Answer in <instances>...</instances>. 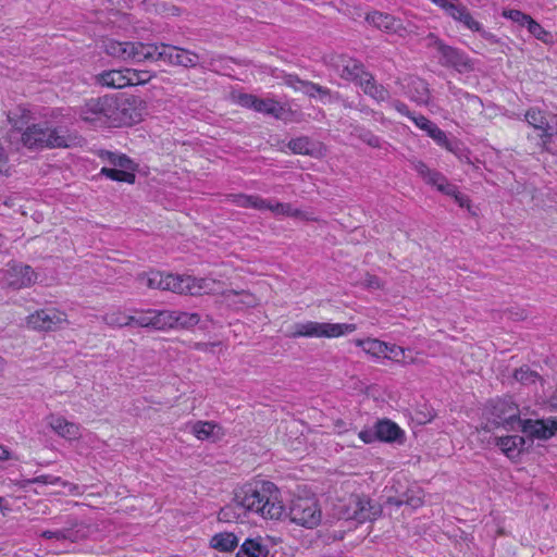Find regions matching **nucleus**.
<instances>
[{
	"label": "nucleus",
	"mask_w": 557,
	"mask_h": 557,
	"mask_svg": "<svg viewBox=\"0 0 557 557\" xmlns=\"http://www.w3.org/2000/svg\"><path fill=\"white\" fill-rule=\"evenodd\" d=\"M95 82L101 87L112 89H121L129 86L126 69L103 71L95 76Z\"/></svg>",
	"instance_id": "obj_24"
},
{
	"label": "nucleus",
	"mask_w": 557,
	"mask_h": 557,
	"mask_svg": "<svg viewBox=\"0 0 557 557\" xmlns=\"http://www.w3.org/2000/svg\"><path fill=\"white\" fill-rule=\"evenodd\" d=\"M529 33L533 35L537 40L544 44H552L553 36L549 32L545 30L535 20H531L527 26Z\"/></svg>",
	"instance_id": "obj_46"
},
{
	"label": "nucleus",
	"mask_w": 557,
	"mask_h": 557,
	"mask_svg": "<svg viewBox=\"0 0 557 557\" xmlns=\"http://www.w3.org/2000/svg\"><path fill=\"white\" fill-rule=\"evenodd\" d=\"M8 163V156L4 152V149L2 146H0V171H2V168Z\"/></svg>",
	"instance_id": "obj_60"
},
{
	"label": "nucleus",
	"mask_w": 557,
	"mask_h": 557,
	"mask_svg": "<svg viewBox=\"0 0 557 557\" xmlns=\"http://www.w3.org/2000/svg\"><path fill=\"white\" fill-rule=\"evenodd\" d=\"M358 436L366 444H370L377 438L376 430L374 432L371 430H362L359 432Z\"/></svg>",
	"instance_id": "obj_54"
},
{
	"label": "nucleus",
	"mask_w": 557,
	"mask_h": 557,
	"mask_svg": "<svg viewBox=\"0 0 557 557\" xmlns=\"http://www.w3.org/2000/svg\"><path fill=\"white\" fill-rule=\"evenodd\" d=\"M21 139L28 148H61L67 147L70 141L65 129L52 127L48 122L27 126Z\"/></svg>",
	"instance_id": "obj_3"
},
{
	"label": "nucleus",
	"mask_w": 557,
	"mask_h": 557,
	"mask_svg": "<svg viewBox=\"0 0 557 557\" xmlns=\"http://www.w3.org/2000/svg\"><path fill=\"white\" fill-rule=\"evenodd\" d=\"M111 103H113V97L110 96L92 98L81 108V119L96 127H111Z\"/></svg>",
	"instance_id": "obj_10"
},
{
	"label": "nucleus",
	"mask_w": 557,
	"mask_h": 557,
	"mask_svg": "<svg viewBox=\"0 0 557 557\" xmlns=\"http://www.w3.org/2000/svg\"><path fill=\"white\" fill-rule=\"evenodd\" d=\"M434 4L438 5L445 12L453 0H431Z\"/></svg>",
	"instance_id": "obj_59"
},
{
	"label": "nucleus",
	"mask_w": 557,
	"mask_h": 557,
	"mask_svg": "<svg viewBox=\"0 0 557 557\" xmlns=\"http://www.w3.org/2000/svg\"><path fill=\"white\" fill-rule=\"evenodd\" d=\"M537 377V373L529 368H520L515 372V379L523 384L534 383Z\"/></svg>",
	"instance_id": "obj_50"
},
{
	"label": "nucleus",
	"mask_w": 557,
	"mask_h": 557,
	"mask_svg": "<svg viewBox=\"0 0 557 557\" xmlns=\"http://www.w3.org/2000/svg\"><path fill=\"white\" fill-rule=\"evenodd\" d=\"M26 323L34 331L54 332L67 324V315L55 308H47L29 314Z\"/></svg>",
	"instance_id": "obj_12"
},
{
	"label": "nucleus",
	"mask_w": 557,
	"mask_h": 557,
	"mask_svg": "<svg viewBox=\"0 0 557 557\" xmlns=\"http://www.w3.org/2000/svg\"><path fill=\"white\" fill-rule=\"evenodd\" d=\"M133 170H125L121 168H107L103 166L100 171V174L109 177L112 181L116 182H125L128 184H134L135 174L132 172Z\"/></svg>",
	"instance_id": "obj_43"
},
{
	"label": "nucleus",
	"mask_w": 557,
	"mask_h": 557,
	"mask_svg": "<svg viewBox=\"0 0 557 557\" xmlns=\"http://www.w3.org/2000/svg\"><path fill=\"white\" fill-rule=\"evenodd\" d=\"M216 285L214 286L219 292H215L214 294H222L224 299L232 306H243V307H255L259 304V299L246 290H222L220 287V283L216 282Z\"/></svg>",
	"instance_id": "obj_25"
},
{
	"label": "nucleus",
	"mask_w": 557,
	"mask_h": 557,
	"mask_svg": "<svg viewBox=\"0 0 557 557\" xmlns=\"http://www.w3.org/2000/svg\"><path fill=\"white\" fill-rule=\"evenodd\" d=\"M524 116L529 125L541 132L539 136L542 140V146L546 147L555 135V129L549 125L545 113L539 109L532 108L525 112Z\"/></svg>",
	"instance_id": "obj_22"
},
{
	"label": "nucleus",
	"mask_w": 557,
	"mask_h": 557,
	"mask_svg": "<svg viewBox=\"0 0 557 557\" xmlns=\"http://www.w3.org/2000/svg\"><path fill=\"white\" fill-rule=\"evenodd\" d=\"M412 166L426 184L436 187L443 194L454 197L460 207L469 206L468 197L459 193L457 187L450 184L440 172L430 169L424 162L418 160L412 161Z\"/></svg>",
	"instance_id": "obj_9"
},
{
	"label": "nucleus",
	"mask_w": 557,
	"mask_h": 557,
	"mask_svg": "<svg viewBox=\"0 0 557 557\" xmlns=\"http://www.w3.org/2000/svg\"><path fill=\"white\" fill-rule=\"evenodd\" d=\"M549 403H550L552 407L557 408V385H556V388H555L553 395L549 398Z\"/></svg>",
	"instance_id": "obj_61"
},
{
	"label": "nucleus",
	"mask_w": 557,
	"mask_h": 557,
	"mask_svg": "<svg viewBox=\"0 0 557 557\" xmlns=\"http://www.w3.org/2000/svg\"><path fill=\"white\" fill-rule=\"evenodd\" d=\"M171 330L172 329H190L200 322L198 313L184 312L180 310H170Z\"/></svg>",
	"instance_id": "obj_37"
},
{
	"label": "nucleus",
	"mask_w": 557,
	"mask_h": 557,
	"mask_svg": "<svg viewBox=\"0 0 557 557\" xmlns=\"http://www.w3.org/2000/svg\"><path fill=\"white\" fill-rule=\"evenodd\" d=\"M377 440L383 442H403L404 431L391 420H381L375 424Z\"/></svg>",
	"instance_id": "obj_28"
},
{
	"label": "nucleus",
	"mask_w": 557,
	"mask_h": 557,
	"mask_svg": "<svg viewBox=\"0 0 557 557\" xmlns=\"http://www.w3.org/2000/svg\"><path fill=\"white\" fill-rule=\"evenodd\" d=\"M151 49L148 62L163 61L170 65H176L178 47L166 44H150Z\"/></svg>",
	"instance_id": "obj_29"
},
{
	"label": "nucleus",
	"mask_w": 557,
	"mask_h": 557,
	"mask_svg": "<svg viewBox=\"0 0 557 557\" xmlns=\"http://www.w3.org/2000/svg\"><path fill=\"white\" fill-rule=\"evenodd\" d=\"M411 120L420 129L424 131L433 140H435L436 144L451 150L446 134L438 128L435 123L426 119L424 115L412 116Z\"/></svg>",
	"instance_id": "obj_26"
},
{
	"label": "nucleus",
	"mask_w": 557,
	"mask_h": 557,
	"mask_svg": "<svg viewBox=\"0 0 557 557\" xmlns=\"http://www.w3.org/2000/svg\"><path fill=\"white\" fill-rule=\"evenodd\" d=\"M356 284L370 290L384 288V283L376 275L370 273H366L364 276Z\"/></svg>",
	"instance_id": "obj_48"
},
{
	"label": "nucleus",
	"mask_w": 557,
	"mask_h": 557,
	"mask_svg": "<svg viewBox=\"0 0 557 557\" xmlns=\"http://www.w3.org/2000/svg\"><path fill=\"white\" fill-rule=\"evenodd\" d=\"M101 321L110 327L136 326V309L132 310V314L116 310L107 312L101 317Z\"/></svg>",
	"instance_id": "obj_32"
},
{
	"label": "nucleus",
	"mask_w": 557,
	"mask_h": 557,
	"mask_svg": "<svg viewBox=\"0 0 557 557\" xmlns=\"http://www.w3.org/2000/svg\"><path fill=\"white\" fill-rule=\"evenodd\" d=\"M382 513V507L379 503L370 499L366 495L352 494L341 510V517L346 520H356L358 522L372 521Z\"/></svg>",
	"instance_id": "obj_7"
},
{
	"label": "nucleus",
	"mask_w": 557,
	"mask_h": 557,
	"mask_svg": "<svg viewBox=\"0 0 557 557\" xmlns=\"http://www.w3.org/2000/svg\"><path fill=\"white\" fill-rule=\"evenodd\" d=\"M218 345L219 343H194L190 347L195 350L212 352L213 348Z\"/></svg>",
	"instance_id": "obj_55"
},
{
	"label": "nucleus",
	"mask_w": 557,
	"mask_h": 557,
	"mask_svg": "<svg viewBox=\"0 0 557 557\" xmlns=\"http://www.w3.org/2000/svg\"><path fill=\"white\" fill-rule=\"evenodd\" d=\"M5 366H7V362H5L4 358H2L0 356V375L3 373Z\"/></svg>",
	"instance_id": "obj_62"
},
{
	"label": "nucleus",
	"mask_w": 557,
	"mask_h": 557,
	"mask_svg": "<svg viewBox=\"0 0 557 557\" xmlns=\"http://www.w3.org/2000/svg\"><path fill=\"white\" fill-rule=\"evenodd\" d=\"M360 139L366 143L367 145L373 147V148H379L381 147V139L375 136L374 134H372L371 132H363L360 134Z\"/></svg>",
	"instance_id": "obj_53"
},
{
	"label": "nucleus",
	"mask_w": 557,
	"mask_h": 557,
	"mask_svg": "<svg viewBox=\"0 0 557 557\" xmlns=\"http://www.w3.org/2000/svg\"><path fill=\"white\" fill-rule=\"evenodd\" d=\"M89 534V527L81 520L71 518L67 520L66 525L59 530H46L40 533V536L47 540H55L58 542L76 543L86 539Z\"/></svg>",
	"instance_id": "obj_14"
},
{
	"label": "nucleus",
	"mask_w": 557,
	"mask_h": 557,
	"mask_svg": "<svg viewBox=\"0 0 557 557\" xmlns=\"http://www.w3.org/2000/svg\"><path fill=\"white\" fill-rule=\"evenodd\" d=\"M136 281L150 289L171 290L178 294L201 295L219 292L212 278H197L190 275L164 274L159 271L139 273Z\"/></svg>",
	"instance_id": "obj_2"
},
{
	"label": "nucleus",
	"mask_w": 557,
	"mask_h": 557,
	"mask_svg": "<svg viewBox=\"0 0 557 557\" xmlns=\"http://www.w3.org/2000/svg\"><path fill=\"white\" fill-rule=\"evenodd\" d=\"M367 22L372 24L374 27L384 30L388 34H397L399 36H404L407 33L406 27L403 22L395 16L383 13V12H372L369 13L366 17Z\"/></svg>",
	"instance_id": "obj_21"
},
{
	"label": "nucleus",
	"mask_w": 557,
	"mask_h": 557,
	"mask_svg": "<svg viewBox=\"0 0 557 557\" xmlns=\"http://www.w3.org/2000/svg\"><path fill=\"white\" fill-rule=\"evenodd\" d=\"M394 108H395V109H396L400 114H403V115H407V116H409L410 119L413 116V115H411V113H410V111H409L408 107H407L405 103H403V102L396 101V102L394 103Z\"/></svg>",
	"instance_id": "obj_57"
},
{
	"label": "nucleus",
	"mask_w": 557,
	"mask_h": 557,
	"mask_svg": "<svg viewBox=\"0 0 557 557\" xmlns=\"http://www.w3.org/2000/svg\"><path fill=\"white\" fill-rule=\"evenodd\" d=\"M269 549L262 539H247L240 546L236 557H267Z\"/></svg>",
	"instance_id": "obj_34"
},
{
	"label": "nucleus",
	"mask_w": 557,
	"mask_h": 557,
	"mask_svg": "<svg viewBox=\"0 0 557 557\" xmlns=\"http://www.w3.org/2000/svg\"><path fill=\"white\" fill-rule=\"evenodd\" d=\"M151 45L140 41H117L106 39L103 41L104 52L125 62L141 63L149 61Z\"/></svg>",
	"instance_id": "obj_5"
},
{
	"label": "nucleus",
	"mask_w": 557,
	"mask_h": 557,
	"mask_svg": "<svg viewBox=\"0 0 557 557\" xmlns=\"http://www.w3.org/2000/svg\"><path fill=\"white\" fill-rule=\"evenodd\" d=\"M356 345L362 347L363 351L373 357H384L386 355L388 345L382 341L368 338L357 339Z\"/></svg>",
	"instance_id": "obj_40"
},
{
	"label": "nucleus",
	"mask_w": 557,
	"mask_h": 557,
	"mask_svg": "<svg viewBox=\"0 0 557 557\" xmlns=\"http://www.w3.org/2000/svg\"><path fill=\"white\" fill-rule=\"evenodd\" d=\"M490 421L495 426L518 430L522 420L518 406L511 399H497L491 403Z\"/></svg>",
	"instance_id": "obj_11"
},
{
	"label": "nucleus",
	"mask_w": 557,
	"mask_h": 557,
	"mask_svg": "<svg viewBox=\"0 0 557 557\" xmlns=\"http://www.w3.org/2000/svg\"><path fill=\"white\" fill-rule=\"evenodd\" d=\"M47 423L53 432L67 441H75L82 436L81 426L62 416L51 413L47 417Z\"/></svg>",
	"instance_id": "obj_23"
},
{
	"label": "nucleus",
	"mask_w": 557,
	"mask_h": 557,
	"mask_svg": "<svg viewBox=\"0 0 557 557\" xmlns=\"http://www.w3.org/2000/svg\"><path fill=\"white\" fill-rule=\"evenodd\" d=\"M384 358L397 361V362H407L405 349L397 345H388V349Z\"/></svg>",
	"instance_id": "obj_51"
},
{
	"label": "nucleus",
	"mask_w": 557,
	"mask_h": 557,
	"mask_svg": "<svg viewBox=\"0 0 557 557\" xmlns=\"http://www.w3.org/2000/svg\"><path fill=\"white\" fill-rule=\"evenodd\" d=\"M288 148L298 154L314 156L317 146L308 137H298L288 143Z\"/></svg>",
	"instance_id": "obj_42"
},
{
	"label": "nucleus",
	"mask_w": 557,
	"mask_h": 557,
	"mask_svg": "<svg viewBox=\"0 0 557 557\" xmlns=\"http://www.w3.org/2000/svg\"><path fill=\"white\" fill-rule=\"evenodd\" d=\"M126 73L127 79H129V86L146 84L153 76L149 71H139L134 69H126Z\"/></svg>",
	"instance_id": "obj_47"
},
{
	"label": "nucleus",
	"mask_w": 557,
	"mask_h": 557,
	"mask_svg": "<svg viewBox=\"0 0 557 557\" xmlns=\"http://www.w3.org/2000/svg\"><path fill=\"white\" fill-rule=\"evenodd\" d=\"M366 95L370 96L376 101H385L389 98L388 90L381 84H377L371 73L363 76L358 85Z\"/></svg>",
	"instance_id": "obj_31"
},
{
	"label": "nucleus",
	"mask_w": 557,
	"mask_h": 557,
	"mask_svg": "<svg viewBox=\"0 0 557 557\" xmlns=\"http://www.w3.org/2000/svg\"><path fill=\"white\" fill-rule=\"evenodd\" d=\"M170 310L136 309V327L165 332L171 330Z\"/></svg>",
	"instance_id": "obj_16"
},
{
	"label": "nucleus",
	"mask_w": 557,
	"mask_h": 557,
	"mask_svg": "<svg viewBox=\"0 0 557 557\" xmlns=\"http://www.w3.org/2000/svg\"><path fill=\"white\" fill-rule=\"evenodd\" d=\"M420 490H408L405 494L400 496H389L386 500L388 505H394L399 507L401 505H407L412 509L419 508L423 504V497L421 495Z\"/></svg>",
	"instance_id": "obj_36"
},
{
	"label": "nucleus",
	"mask_w": 557,
	"mask_h": 557,
	"mask_svg": "<svg viewBox=\"0 0 557 557\" xmlns=\"http://www.w3.org/2000/svg\"><path fill=\"white\" fill-rule=\"evenodd\" d=\"M248 512L272 520H280L284 516L285 507L272 482L260 481L242 486L235 492L233 502L219 511L218 518L223 522H236Z\"/></svg>",
	"instance_id": "obj_1"
},
{
	"label": "nucleus",
	"mask_w": 557,
	"mask_h": 557,
	"mask_svg": "<svg viewBox=\"0 0 557 557\" xmlns=\"http://www.w3.org/2000/svg\"><path fill=\"white\" fill-rule=\"evenodd\" d=\"M428 47L436 49L438 52V62L446 67H453L459 73L469 72L473 69L471 60L461 50L444 44L434 34L428 37Z\"/></svg>",
	"instance_id": "obj_8"
},
{
	"label": "nucleus",
	"mask_w": 557,
	"mask_h": 557,
	"mask_svg": "<svg viewBox=\"0 0 557 557\" xmlns=\"http://www.w3.org/2000/svg\"><path fill=\"white\" fill-rule=\"evenodd\" d=\"M497 446L509 458H516L523 450L524 438L519 435L502 436L497 438Z\"/></svg>",
	"instance_id": "obj_35"
},
{
	"label": "nucleus",
	"mask_w": 557,
	"mask_h": 557,
	"mask_svg": "<svg viewBox=\"0 0 557 557\" xmlns=\"http://www.w3.org/2000/svg\"><path fill=\"white\" fill-rule=\"evenodd\" d=\"M503 16L506 18L511 20L512 22L521 25V26H528L529 22L532 20V17L519 10H505L503 12Z\"/></svg>",
	"instance_id": "obj_49"
},
{
	"label": "nucleus",
	"mask_w": 557,
	"mask_h": 557,
	"mask_svg": "<svg viewBox=\"0 0 557 557\" xmlns=\"http://www.w3.org/2000/svg\"><path fill=\"white\" fill-rule=\"evenodd\" d=\"M356 331V325L350 323H326L307 321L296 323L293 327L292 337H325L335 338Z\"/></svg>",
	"instance_id": "obj_4"
},
{
	"label": "nucleus",
	"mask_w": 557,
	"mask_h": 557,
	"mask_svg": "<svg viewBox=\"0 0 557 557\" xmlns=\"http://www.w3.org/2000/svg\"><path fill=\"white\" fill-rule=\"evenodd\" d=\"M100 157L113 168L134 170L133 161L125 154H115L111 151H102Z\"/></svg>",
	"instance_id": "obj_44"
},
{
	"label": "nucleus",
	"mask_w": 557,
	"mask_h": 557,
	"mask_svg": "<svg viewBox=\"0 0 557 557\" xmlns=\"http://www.w3.org/2000/svg\"><path fill=\"white\" fill-rule=\"evenodd\" d=\"M191 431L201 441L209 440L214 442L223 435L221 426L210 421H197L193 424Z\"/></svg>",
	"instance_id": "obj_30"
},
{
	"label": "nucleus",
	"mask_w": 557,
	"mask_h": 557,
	"mask_svg": "<svg viewBox=\"0 0 557 557\" xmlns=\"http://www.w3.org/2000/svg\"><path fill=\"white\" fill-rule=\"evenodd\" d=\"M408 94L411 100L419 104H426L430 99L429 87L425 81L412 78L408 86Z\"/></svg>",
	"instance_id": "obj_38"
},
{
	"label": "nucleus",
	"mask_w": 557,
	"mask_h": 557,
	"mask_svg": "<svg viewBox=\"0 0 557 557\" xmlns=\"http://www.w3.org/2000/svg\"><path fill=\"white\" fill-rule=\"evenodd\" d=\"M243 107L253 109L257 112L281 119L284 113V108L273 99H261L253 95H243L239 98Z\"/></svg>",
	"instance_id": "obj_19"
},
{
	"label": "nucleus",
	"mask_w": 557,
	"mask_h": 557,
	"mask_svg": "<svg viewBox=\"0 0 557 557\" xmlns=\"http://www.w3.org/2000/svg\"><path fill=\"white\" fill-rule=\"evenodd\" d=\"M286 517L298 525L313 529L320 524L322 512L314 499L298 497L292 500L288 511L285 510L281 519Z\"/></svg>",
	"instance_id": "obj_6"
},
{
	"label": "nucleus",
	"mask_w": 557,
	"mask_h": 557,
	"mask_svg": "<svg viewBox=\"0 0 557 557\" xmlns=\"http://www.w3.org/2000/svg\"><path fill=\"white\" fill-rule=\"evenodd\" d=\"M37 281V274L27 264L10 263L2 272L1 282L13 289L30 287Z\"/></svg>",
	"instance_id": "obj_13"
},
{
	"label": "nucleus",
	"mask_w": 557,
	"mask_h": 557,
	"mask_svg": "<svg viewBox=\"0 0 557 557\" xmlns=\"http://www.w3.org/2000/svg\"><path fill=\"white\" fill-rule=\"evenodd\" d=\"M176 65L184 67H196L200 64L199 54L189 51L184 48L178 47L177 55H176Z\"/></svg>",
	"instance_id": "obj_45"
},
{
	"label": "nucleus",
	"mask_w": 557,
	"mask_h": 557,
	"mask_svg": "<svg viewBox=\"0 0 557 557\" xmlns=\"http://www.w3.org/2000/svg\"><path fill=\"white\" fill-rule=\"evenodd\" d=\"M265 210H270L275 215L308 219L299 209L293 208L290 203L278 201L273 203L272 201L268 200V206L265 207Z\"/></svg>",
	"instance_id": "obj_41"
},
{
	"label": "nucleus",
	"mask_w": 557,
	"mask_h": 557,
	"mask_svg": "<svg viewBox=\"0 0 557 557\" xmlns=\"http://www.w3.org/2000/svg\"><path fill=\"white\" fill-rule=\"evenodd\" d=\"M11 458V453L2 445H0V461H5Z\"/></svg>",
	"instance_id": "obj_58"
},
{
	"label": "nucleus",
	"mask_w": 557,
	"mask_h": 557,
	"mask_svg": "<svg viewBox=\"0 0 557 557\" xmlns=\"http://www.w3.org/2000/svg\"><path fill=\"white\" fill-rule=\"evenodd\" d=\"M59 482H61L60 476H53L50 474H42V475L33 478V479H29L26 481L27 484L41 483V484H51V485H57V484H59Z\"/></svg>",
	"instance_id": "obj_52"
},
{
	"label": "nucleus",
	"mask_w": 557,
	"mask_h": 557,
	"mask_svg": "<svg viewBox=\"0 0 557 557\" xmlns=\"http://www.w3.org/2000/svg\"><path fill=\"white\" fill-rule=\"evenodd\" d=\"M445 13L455 21L463 24L470 30L479 32L485 38L488 37V34L482 29V25L473 18L467 7L459 0H453Z\"/></svg>",
	"instance_id": "obj_20"
},
{
	"label": "nucleus",
	"mask_w": 557,
	"mask_h": 557,
	"mask_svg": "<svg viewBox=\"0 0 557 557\" xmlns=\"http://www.w3.org/2000/svg\"><path fill=\"white\" fill-rule=\"evenodd\" d=\"M519 429L536 440H548L557 432V421L553 419L522 420Z\"/></svg>",
	"instance_id": "obj_18"
},
{
	"label": "nucleus",
	"mask_w": 557,
	"mask_h": 557,
	"mask_svg": "<svg viewBox=\"0 0 557 557\" xmlns=\"http://www.w3.org/2000/svg\"><path fill=\"white\" fill-rule=\"evenodd\" d=\"M330 65L343 79L354 82L357 85L369 73L360 61L344 54L332 55L330 58Z\"/></svg>",
	"instance_id": "obj_15"
},
{
	"label": "nucleus",
	"mask_w": 557,
	"mask_h": 557,
	"mask_svg": "<svg viewBox=\"0 0 557 557\" xmlns=\"http://www.w3.org/2000/svg\"><path fill=\"white\" fill-rule=\"evenodd\" d=\"M59 484H61L63 487H66L67 491L73 495H81L83 493L78 485L67 481H63L62 479L61 482H59Z\"/></svg>",
	"instance_id": "obj_56"
},
{
	"label": "nucleus",
	"mask_w": 557,
	"mask_h": 557,
	"mask_svg": "<svg viewBox=\"0 0 557 557\" xmlns=\"http://www.w3.org/2000/svg\"><path fill=\"white\" fill-rule=\"evenodd\" d=\"M111 111V127L132 125L140 120V112L136 108L135 101L131 99L119 100L113 97Z\"/></svg>",
	"instance_id": "obj_17"
},
{
	"label": "nucleus",
	"mask_w": 557,
	"mask_h": 557,
	"mask_svg": "<svg viewBox=\"0 0 557 557\" xmlns=\"http://www.w3.org/2000/svg\"><path fill=\"white\" fill-rule=\"evenodd\" d=\"M228 200L240 208H252L256 210H265L268 199L258 195L231 194Z\"/></svg>",
	"instance_id": "obj_33"
},
{
	"label": "nucleus",
	"mask_w": 557,
	"mask_h": 557,
	"mask_svg": "<svg viewBox=\"0 0 557 557\" xmlns=\"http://www.w3.org/2000/svg\"><path fill=\"white\" fill-rule=\"evenodd\" d=\"M238 545L234 533H219L211 539V546L220 552H231Z\"/></svg>",
	"instance_id": "obj_39"
},
{
	"label": "nucleus",
	"mask_w": 557,
	"mask_h": 557,
	"mask_svg": "<svg viewBox=\"0 0 557 557\" xmlns=\"http://www.w3.org/2000/svg\"><path fill=\"white\" fill-rule=\"evenodd\" d=\"M285 84L294 90L301 91L309 97H314L317 94L321 96L330 95V90L327 88H324L312 82L302 81L294 75L286 76Z\"/></svg>",
	"instance_id": "obj_27"
}]
</instances>
